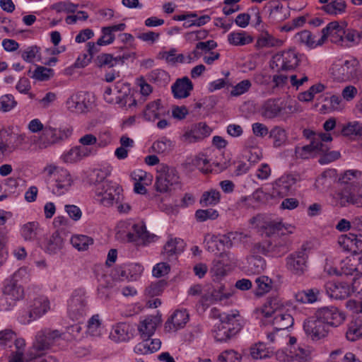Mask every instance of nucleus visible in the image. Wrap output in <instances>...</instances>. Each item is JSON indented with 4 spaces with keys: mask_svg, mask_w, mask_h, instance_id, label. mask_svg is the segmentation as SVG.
Wrapping results in <instances>:
<instances>
[{
    "mask_svg": "<svg viewBox=\"0 0 362 362\" xmlns=\"http://www.w3.org/2000/svg\"><path fill=\"white\" fill-rule=\"evenodd\" d=\"M74 180L69 172L62 168L49 165L47 166V187L58 196L68 192Z\"/></svg>",
    "mask_w": 362,
    "mask_h": 362,
    "instance_id": "f257e3e1",
    "label": "nucleus"
},
{
    "mask_svg": "<svg viewBox=\"0 0 362 362\" xmlns=\"http://www.w3.org/2000/svg\"><path fill=\"white\" fill-rule=\"evenodd\" d=\"M330 73L337 82L358 81L361 76L360 62L355 57L339 60L332 65Z\"/></svg>",
    "mask_w": 362,
    "mask_h": 362,
    "instance_id": "f03ea898",
    "label": "nucleus"
},
{
    "mask_svg": "<svg viewBox=\"0 0 362 362\" xmlns=\"http://www.w3.org/2000/svg\"><path fill=\"white\" fill-rule=\"evenodd\" d=\"M45 330L42 329L37 332L33 337L32 346L26 355L21 353L12 352L8 362H25L40 359L45 362Z\"/></svg>",
    "mask_w": 362,
    "mask_h": 362,
    "instance_id": "7ed1b4c3",
    "label": "nucleus"
},
{
    "mask_svg": "<svg viewBox=\"0 0 362 362\" xmlns=\"http://www.w3.org/2000/svg\"><path fill=\"white\" fill-rule=\"evenodd\" d=\"M122 187L112 181L105 180L95 186V199L101 205L110 207L123 198Z\"/></svg>",
    "mask_w": 362,
    "mask_h": 362,
    "instance_id": "20e7f679",
    "label": "nucleus"
},
{
    "mask_svg": "<svg viewBox=\"0 0 362 362\" xmlns=\"http://www.w3.org/2000/svg\"><path fill=\"white\" fill-rule=\"evenodd\" d=\"M88 305L86 293L82 289L75 290L67 304V314L73 321H80L86 315Z\"/></svg>",
    "mask_w": 362,
    "mask_h": 362,
    "instance_id": "39448f33",
    "label": "nucleus"
},
{
    "mask_svg": "<svg viewBox=\"0 0 362 362\" xmlns=\"http://www.w3.org/2000/svg\"><path fill=\"white\" fill-rule=\"evenodd\" d=\"M177 172L174 168L161 163L157 166L154 187L157 192H168L178 182Z\"/></svg>",
    "mask_w": 362,
    "mask_h": 362,
    "instance_id": "423d86ee",
    "label": "nucleus"
},
{
    "mask_svg": "<svg viewBox=\"0 0 362 362\" xmlns=\"http://www.w3.org/2000/svg\"><path fill=\"white\" fill-rule=\"evenodd\" d=\"M308 251L303 245L299 250L291 253L286 258V267L293 275L300 276L308 268Z\"/></svg>",
    "mask_w": 362,
    "mask_h": 362,
    "instance_id": "0eeeda50",
    "label": "nucleus"
},
{
    "mask_svg": "<svg viewBox=\"0 0 362 362\" xmlns=\"http://www.w3.org/2000/svg\"><path fill=\"white\" fill-rule=\"evenodd\" d=\"M299 63L297 52L290 49L274 54L272 57L271 67L276 71L294 70Z\"/></svg>",
    "mask_w": 362,
    "mask_h": 362,
    "instance_id": "6e6552de",
    "label": "nucleus"
},
{
    "mask_svg": "<svg viewBox=\"0 0 362 362\" xmlns=\"http://www.w3.org/2000/svg\"><path fill=\"white\" fill-rule=\"evenodd\" d=\"M345 27H347V24L345 22L340 23L337 21L330 22L322 30V35L318 40V44L322 45L329 37L332 43L341 45V44H343L342 38Z\"/></svg>",
    "mask_w": 362,
    "mask_h": 362,
    "instance_id": "1a4fd4ad",
    "label": "nucleus"
},
{
    "mask_svg": "<svg viewBox=\"0 0 362 362\" xmlns=\"http://www.w3.org/2000/svg\"><path fill=\"white\" fill-rule=\"evenodd\" d=\"M320 320L328 327H338L345 319V314L336 307H324L318 309L315 313Z\"/></svg>",
    "mask_w": 362,
    "mask_h": 362,
    "instance_id": "9d476101",
    "label": "nucleus"
},
{
    "mask_svg": "<svg viewBox=\"0 0 362 362\" xmlns=\"http://www.w3.org/2000/svg\"><path fill=\"white\" fill-rule=\"evenodd\" d=\"M296 177L292 175H284L272 184V196L274 198H284L293 194Z\"/></svg>",
    "mask_w": 362,
    "mask_h": 362,
    "instance_id": "9b49d317",
    "label": "nucleus"
},
{
    "mask_svg": "<svg viewBox=\"0 0 362 362\" xmlns=\"http://www.w3.org/2000/svg\"><path fill=\"white\" fill-rule=\"evenodd\" d=\"M303 329L307 335L313 340H319L325 337L329 332V327L315 315L304 322Z\"/></svg>",
    "mask_w": 362,
    "mask_h": 362,
    "instance_id": "f8f14e48",
    "label": "nucleus"
},
{
    "mask_svg": "<svg viewBox=\"0 0 362 362\" xmlns=\"http://www.w3.org/2000/svg\"><path fill=\"white\" fill-rule=\"evenodd\" d=\"M211 132V128L205 122H199L192 125L180 137V140L187 144L199 141L209 136Z\"/></svg>",
    "mask_w": 362,
    "mask_h": 362,
    "instance_id": "ddd939ff",
    "label": "nucleus"
},
{
    "mask_svg": "<svg viewBox=\"0 0 362 362\" xmlns=\"http://www.w3.org/2000/svg\"><path fill=\"white\" fill-rule=\"evenodd\" d=\"M341 274L349 276L362 274V255L354 252L340 262Z\"/></svg>",
    "mask_w": 362,
    "mask_h": 362,
    "instance_id": "4468645a",
    "label": "nucleus"
},
{
    "mask_svg": "<svg viewBox=\"0 0 362 362\" xmlns=\"http://www.w3.org/2000/svg\"><path fill=\"white\" fill-rule=\"evenodd\" d=\"M126 236L127 241L131 243L136 242L139 240L144 243H151L157 239L156 235L146 230V226L142 222L132 224Z\"/></svg>",
    "mask_w": 362,
    "mask_h": 362,
    "instance_id": "2eb2a0df",
    "label": "nucleus"
},
{
    "mask_svg": "<svg viewBox=\"0 0 362 362\" xmlns=\"http://www.w3.org/2000/svg\"><path fill=\"white\" fill-rule=\"evenodd\" d=\"M21 272L19 269L13 276L4 280L2 291L4 294L12 299L13 302L16 305L17 302L22 300L24 296L23 288L16 283L15 277Z\"/></svg>",
    "mask_w": 362,
    "mask_h": 362,
    "instance_id": "dca6fc26",
    "label": "nucleus"
},
{
    "mask_svg": "<svg viewBox=\"0 0 362 362\" xmlns=\"http://www.w3.org/2000/svg\"><path fill=\"white\" fill-rule=\"evenodd\" d=\"M292 233L293 229H289L284 235H279L269 240L272 257H281L288 251L291 244L289 235Z\"/></svg>",
    "mask_w": 362,
    "mask_h": 362,
    "instance_id": "f3484780",
    "label": "nucleus"
},
{
    "mask_svg": "<svg viewBox=\"0 0 362 362\" xmlns=\"http://www.w3.org/2000/svg\"><path fill=\"white\" fill-rule=\"evenodd\" d=\"M263 12L268 13V18L271 23L282 21L287 18L288 14L287 8L277 0L271 1L267 4Z\"/></svg>",
    "mask_w": 362,
    "mask_h": 362,
    "instance_id": "a211bd4d",
    "label": "nucleus"
},
{
    "mask_svg": "<svg viewBox=\"0 0 362 362\" xmlns=\"http://www.w3.org/2000/svg\"><path fill=\"white\" fill-rule=\"evenodd\" d=\"M88 93L79 92L71 96L66 101L68 109L76 113H83L87 111L90 105L89 100H87Z\"/></svg>",
    "mask_w": 362,
    "mask_h": 362,
    "instance_id": "6ab92c4d",
    "label": "nucleus"
},
{
    "mask_svg": "<svg viewBox=\"0 0 362 362\" xmlns=\"http://www.w3.org/2000/svg\"><path fill=\"white\" fill-rule=\"evenodd\" d=\"M284 304L278 298H269L267 303L261 308L255 310L257 317L269 318L279 312H282Z\"/></svg>",
    "mask_w": 362,
    "mask_h": 362,
    "instance_id": "aec40b11",
    "label": "nucleus"
},
{
    "mask_svg": "<svg viewBox=\"0 0 362 362\" xmlns=\"http://www.w3.org/2000/svg\"><path fill=\"white\" fill-rule=\"evenodd\" d=\"M45 312V299L44 297L36 298L30 305V310L28 317L19 315L18 320L23 325L29 324L42 317Z\"/></svg>",
    "mask_w": 362,
    "mask_h": 362,
    "instance_id": "412c9836",
    "label": "nucleus"
},
{
    "mask_svg": "<svg viewBox=\"0 0 362 362\" xmlns=\"http://www.w3.org/2000/svg\"><path fill=\"white\" fill-rule=\"evenodd\" d=\"M219 317L223 325L226 327L230 328V334L233 336L237 334L243 328V320L238 312L235 313H223L220 315Z\"/></svg>",
    "mask_w": 362,
    "mask_h": 362,
    "instance_id": "4be33fe9",
    "label": "nucleus"
},
{
    "mask_svg": "<svg viewBox=\"0 0 362 362\" xmlns=\"http://www.w3.org/2000/svg\"><path fill=\"white\" fill-rule=\"evenodd\" d=\"M172 93L175 98H186L193 89V83L187 76L177 78L173 84Z\"/></svg>",
    "mask_w": 362,
    "mask_h": 362,
    "instance_id": "5701e85b",
    "label": "nucleus"
},
{
    "mask_svg": "<svg viewBox=\"0 0 362 362\" xmlns=\"http://www.w3.org/2000/svg\"><path fill=\"white\" fill-rule=\"evenodd\" d=\"M188 314L185 310H176L165 323L167 332H176L183 327L188 320Z\"/></svg>",
    "mask_w": 362,
    "mask_h": 362,
    "instance_id": "b1692460",
    "label": "nucleus"
},
{
    "mask_svg": "<svg viewBox=\"0 0 362 362\" xmlns=\"http://www.w3.org/2000/svg\"><path fill=\"white\" fill-rule=\"evenodd\" d=\"M184 248L185 243L182 239L171 238L165 244L162 253L165 259L170 260L175 259L177 255L180 254Z\"/></svg>",
    "mask_w": 362,
    "mask_h": 362,
    "instance_id": "393cba45",
    "label": "nucleus"
},
{
    "mask_svg": "<svg viewBox=\"0 0 362 362\" xmlns=\"http://www.w3.org/2000/svg\"><path fill=\"white\" fill-rule=\"evenodd\" d=\"M132 331L129 324L119 322L112 327L110 337L116 342L126 341L132 336Z\"/></svg>",
    "mask_w": 362,
    "mask_h": 362,
    "instance_id": "a878e982",
    "label": "nucleus"
},
{
    "mask_svg": "<svg viewBox=\"0 0 362 362\" xmlns=\"http://www.w3.org/2000/svg\"><path fill=\"white\" fill-rule=\"evenodd\" d=\"M160 322L158 316H147L140 322L139 332L143 339H149L155 332L157 325Z\"/></svg>",
    "mask_w": 362,
    "mask_h": 362,
    "instance_id": "bb28decb",
    "label": "nucleus"
},
{
    "mask_svg": "<svg viewBox=\"0 0 362 362\" xmlns=\"http://www.w3.org/2000/svg\"><path fill=\"white\" fill-rule=\"evenodd\" d=\"M72 134V129H64L47 127V145H54L68 139Z\"/></svg>",
    "mask_w": 362,
    "mask_h": 362,
    "instance_id": "cd10ccee",
    "label": "nucleus"
},
{
    "mask_svg": "<svg viewBox=\"0 0 362 362\" xmlns=\"http://www.w3.org/2000/svg\"><path fill=\"white\" fill-rule=\"evenodd\" d=\"M339 244L343 247L344 250H351L354 247L362 252V235L349 233L341 235L339 239Z\"/></svg>",
    "mask_w": 362,
    "mask_h": 362,
    "instance_id": "c85d7f7f",
    "label": "nucleus"
},
{
    "mask_svg": "<svg viewBox=\"0 0 362 362\" xmlns=\"http://www.w3.org/2000/svg\"><path fill=\"white\" fill-rule=\"evenodd\" d=\"M317 142L318 141H315L313 139L310 144L302 147H296L295 151L296 153L302 159H308L310 157L320 155L321 151H325V148H323L325 146H322L318 144Z\"/></svg>",
    "mask_w": 362,
    "mask_h": 362,
    "instance_id": "c756f323",
    "label": "nucleus"
},
{
    "mask_svg": "<svg viewBox=\"0 0 362 362\" xmlns=\"http://www.w3.org/2000/svg\"><path fill=\"white\" fill-rule=\"evenodd\" d=\"M279 99H269L262 106L261 114L267 119H273L279 115L282 110V106Z\"/></svg>",
    "mask_w": 362,
    "mask_h": 362,
    "instance_id": "7c9ffc66",
    "label": "nucleus"
},
{
    "mask_svg": "<svg viewBox=\"0 0 362 362\" xmlns=\"http://www.w3.org/2000/svg\"><path fill=\"white\" fill-rule=\"evenodd\" d=\"M322 291L317 288H312L297 292L295 294L296 301L302 303H313L321 298Z\"/></svg>",
    "mask_w": 362,
    "mask_h": 362,
    "instance_id": "2f4dec72",
    "label": "nucleus"
},
{
    "mask_svg": "<svg viewBox=\"0 0 362 362\" xmlns=\"http://www.w3.org/2000/svg\"><path fill=\"white\" fill-rule=\"evenodd\" d=\"M146 79L159 87H165L170 83V76L164 69H156L147 74Z\"/></svg>",
    "mask_w": 362,
    "mask_h": 362,
    "instance_id": "473e14b6",
    "label": "nucleus"
},
{
    "mask_svg": "<svg viewBox=\"0 0 362 362\" xmlns=\"http://www.w3.org/2000/svg\"><path fill=\"white\" fill-rule=\"evenodd\" d=\"M272 317V325L276 331L286 329L293 325V317L286 312H279Z\"/></svg>",
    "mask_w": 362,
    "mask_h": 362,
    "instance_id": "72a5a7b5",
    "label": "nucleus"
},
{
    "mask_svg": "<svg viewBox=\"0 0 362 362\" xmlns=\"http://www.w3.org/2000/svg\"><path fill=\"white\" fill-rule=\"evenodd\" d=\"M284 41L276 38L268 32L262 33L257 37L256 47L258 49L269 47H280L284 45Z\"/></svg>",
    "mask_w": 362,
    "mask_h": 362,
    "instance_id": "f704fd0d",
    "label": "nucleus"
},
{
    "mask_svg": "<svg viewBox=\"0 0 362 362\" xmlns=\"http://www.w3.org/2000/svg\"><path fill=\"white\" fill-rule=\"evenodd\" d=\"M355 189L342 187L341 190L336 194V198L340 206H346L349 204H357L358 198L354 194Z\"/></svg>",
    "mask_w": 362,
    "mask_h": 362,
    "instance_id": "c9c22d12",
    "label": "nucleus"
},
{
    "mask_svg": "<svg viewBox=\"0 0 362 362\" xmlns=\"http://www.w3.org/2000/svg\"><path fill=\"white\" fill-rule=\"evenodd\" d=\"M361 172L357 170H349L342 174L339 178V183L344 187L356 189L358 180L361 177Z\"/></svg>",
    "mask_w": 362,
    "mask_h": 362,
    "instance_id": "e433bc0d",
    "label": "nucleus"
},
{
    "mask_svg": "<svg viewBox=\"0 0 362 362\" xmlns=\"http://www.w3.org/2000/svg\"><path fill=\"white\" fill-rule=\"evenodd\" d=\"M247 272L251 274H260L266 269V261L259 255H250L247 257Z\"/></svg>",
    "mask_w": 362,
    "mask_h": 362,
    "instance_id": "4c0bfd02",
    "label": "nucleus"
},
{
    "mask_svg": "<svg viewBox=\"0 0 362 362\" xmlns=\"http://www.w3.org/2000/svg\"><path fill=\"white\" fill-rule=\"evenodd\" d=\"M293 228H294L291 226L286 227L282 225L281 222L271 221L267 223L264 226V233L267 236L270 237L271 239H272L279 235H284V233L288 230Z\"/></svg>",
    "mask_w": 362,
    "mask_h": 362,
    "instance_id": "58836bf2",
    "label": "nucleus"
},
{
    "mask_svg": "<svg viewBox=\"0 0 362 362\" xmlns=\"http://www.w3.org/2000/svg\"><path fill=\"white\" fill-rule=\"evenodd\" d=\"M346 3L344 0H332L322 6V10L332 16L341 15L346 12Z\"/></svg>",
    "mask_w": 362,
    "mask_h": 362,
    "instance_id": "ea45409f",
    "label": "nucleus"
},
{
    "mask_svg": "<svg viewBox=\"0 0 362 362\" xmlns=\"http://www.w3.org/2000/svg\"><path fill=\"white\" fill-rule=\"evenodd\" d=\"M362 37V32H358L356 30L344 28V34L343 36L342 47H350L359 43Z\"/></svg>",
    "mask_w": 362,
    "mask_h": 362,
    "instance_id": "a19ab883",
    "label": "nucleus"
},
{
    "mask_svg": "<svg viewBox=\"0 0 362 362\" xmlns=\"http://www.w3.org/2000/svg\"><path fill=\"white\" fill-rule=\"evenodd\" d=\"M228 41L232 45L243 46L251 43L253 39L244 31L232 32L228 35Z\"/></svg>",
    "mask_w": 362,
    "mask_h": 362,
    "instance_id": "79ce46f5",
    "label": "nucleus"
},
{
    "mask_svg": "<svg viewBox=\"0 0 362 362\" xmlns=\"http://www.w3.org/2000/svg\"><path fill=\"white\" fill-rule=\"evenodd\" d=\"M269 137L273 139V146L275 148L285 145L288 138L286 130L279 126L272 129L269 132Z\"/></svg>",
    "mask_w": 362,
    "mask_h": 362,
    "instance_id": "37998d69",
    "label": "nucleus"
},
{
    "mask_svg": "<svg viewBox=\"0 0 362 362\" xmlns=\"http://www.w3.org/2000/svg\"><path fill=\"white\" fill-rule=\"evenodd\" d=\"M220 192L211 189L202 194L199 203L202 206H215L220 202Z\"/></svg>",
    "mask_w": 362,
    "mask_h": 362,
    "instance_id": "c03bdc74",
    "label": "nucleus"
},
{
    "mask_svg": "<svg viewBox=\"0 0 362 362\" xmlns=\"http://www.w3.org/2000/svg\"><path fill=\"white\" fill-rule=\"evenodd\" d=\"M229 330L230 328L226 327L220 320V322L214 326L213 330L215 340L218 342H226L230 339L233 335L230 334Z\"/></svg>",
    "mask_w": 362,
    "mask_h": 362,
    "instance_id": "a18cd8bd",
    "label": "nucleus"
},
{
    "mask_svg": "<svg viewBox=\"0 0 362 362\" xmlns=\"http://www.w3.org/2000/svg\"><path fill=\"white\" fill-rule=\"evenodd\" d=\"M290 354L293 360L297 362H309L310 360V351L305 346L291 347Z\"/></svg>",
    "mask_w": 362,
    "mask_h": 362,
    "instance_id": "49530a36",
    "label": "nucleus"
},
{
    "mask_svg": "<svg viewBox=\"0 0 362 362\" xmlns=\"http://www.w3.org/2000/svg\"><path fill=\"white\" fill-rule=\"evenodd\" d=\"M21 57L29 63L40 62L42 59L40 49L37 46L28 47L21 52Z\"/></svg>",
    "mask_w": 362,
    "mask_h": 362,
    "instance_id": "de8ad7c7",
    "label": "nucleus"
},
{
    "mask_svg": "<svg viewBox=\"0 0 362 362\" xmlns=\"http://www.w3.org/2000/svg\"><path fill=\"white\" fill-rule=\"evenodd\" d=\"M73 247L79 251L88 250L89 245L93 243V238L84 235H75L71 238Z\"/></svg>",
    "mask_w": 362,
    "mask_h": 362,
    "instance_id": "09e8293b",
    "label": "nucleus"
},
{
    "mask_svg": "<svg viewBox=\"0 0 362 362\" xmlns=\"http://www.w3.org/2000/svg\"><path fill=\"white\" fill-rule=\"evenodd\" d=\"M346 337L349 341H355L362 337V323L351 321L348 326Z\"/></svg>",
    "mask_w": 362,
    "mask_h": 362,
    "instance_id": "8fccbe9b",
    "label": "nucleus"
},
{
    "mask_svg": "<svg viewBox=\"0 0 362 362\" xmlns=\"http://www.w3.org/2000/svg\"><path fill=\"white\" fill-rule=\"evenodd\" d=\"M257 288L255 294L257 296H261L268 293L272 287V281L268 276H261L255 279Z\"/></svg>",
    "mask_w": 362,
    "mask_h": 362,
    "instance_id": "3c124183",
    "label": "nucleus"
},
{
    "mask_svg": "<svg viewBox=\"0 0 362 362\" xmlns=\"http://www.w3.org/2000/svg\"><path fill=\"white\" fill-rule=\"evenodd\" d=\"M341 134L346 137L351 136H362V124L358 122H349L342 126Z\"/></svg>",
    "mask_w": 362,
    "mask_h": 362,
    "instance_id": "603ef678",
    "label": "nucleus"
},
{
    "mask_svg": "<svg viewBox=\"0 0 362 362\" xmlns=\"http://www.w3.org/2000/svg\"><path fill=\"white\" fill-rule=\"evenodd\" d=\"M39 224L37 222L33 221L24 224L21 227V235L25 240L35 239L39 233Z\"/></svg>",
    "mask_w": 362,
    "mask_h": 362,
    "instance_id": "864d4df0",
    "label": "nucleus"
},
{
    "mask_svg": "<svg viewBox=\"0 0 362 362\" xmlns=\"http://www.w3.org/2000/svg\"><path fill=\"white\" fill-rule=\"evenodd\" d=\"M64 339H69L67 334L60 333L54 329L47 333V349L60 345V342Z\"/></svg>",
    "mask_w": 362,
    "mask_h": 362,
    "instance_id": "5fc2aeb1",
    "label": "nucleus"
},
{
    "mask_svg": "<svg viewBox=\"0 0 362 362\" xmlns=\"http://www.w3.org/2000/svg\"><path fill=\"white\" fill-rule=\"evenodd\" d=\"M168 283L165 280H159L152 282L145 290V295L149 298L160 295Z\"/></svg>",
    "mask_w": 362,
    "mask_h": 362,
    "instance_id": "6e6d98bb",
    "label": "nucleus"
},
{
    "mask_svg": "<svg viewBox=\"0 0 362 362\" xmlns=\"http://www.w3.org/2000/svg\"><path fill=\"white\" fill-rule=\"evenodd\" d=\"M250 355L254 359H263L270 356V352L263 342L255 344L250 348Z\"/></svg>",
    "mask_w": 362,
    "mask_h": 362,
    "instance_id": "4d7b16f0",
    "label": "nucleus"
},
{
    "mask_svg": "<svg viewBox=\"0 0 362 362\" xmlns=\"http://www.w3.org/2000/svg\"><path fill=\"white\" fill-rule=\"evenodd\" d=\"M160 105V100H157L148 103L146 105L144 112V117L146 120L151 121L158 118L160 113L158 112Z\"/></svg>",
    "mask_w": 362,
    "mask_h": 362,
    "instance_id": "13d9d810",
    "label": "nucleus"
},
{
    "mask_svg": "<svg viewBox=\"0 0 362 362\" xmlns=\"http://www.w3.org/2000/svg\"><path fill=\"white\" fill-rule=\"evenodd\" d=\"M242 354L233 349H228L218 356L217 362H241Z\"/></svg>",
    "mask_w": 362,
    "mask_h": 362,
    "instance_id": "bf43d9fd",
    "label": "nucleus"
},
{
    "mask_svg": "<svg viewBox=\"0 0 362 362\" xmlns=\"http://www.w3.org/2000/svg\"><path fill=\"white\" fill-rule=\"evenodd\" d=\"M17 102L12 94H5L0 97V111L8 112L15 108Z\"/></svg>",
    "mask_w": 362,
    "mask_h": 362,
    "instance_id": "052dcab7",
    "label": "nucleus"
},
{
    "mask_svg": "<svg viewBox=\"0 0 362 362\" xmlns=\"http://www.w3.org/2000/svg\"><path fill=\"white\" fill-rule=\"evenodd\" d=\"M262 254L267 256H272V248L270 242L256 243L252 245L250 255H259Z\"/></svg>",
    "mask_w": 362,
    "mask_h": 362,
    "instance_id": "680f3d73",
    "label": "nucleus"
},
{
    "mask_svg": "<svg viewBox=\"0 0 362 362\" xmlns=\"http://www.w3.org/2000/svg\"><path fill=\"white\" fill-rule=\"evenodd\" d=\"M218 216V212L216 209H198L195 212V218L197 221L204 222L209 219L214 220Z\"/></svg>",
    "mask_w": 362,
    "mask_h": 362,
    "instance_id": "e2e57ef3",
    "label": "nucleus"
},
{
    "mask_svg": "<svg viewBox=\"0 0 362 362\" xmlns=\"http://www.w3.org/2000/svg\"><path fill=\"white\" fill-rule=\"evenodd\" d=\"M63 245V239L60 236L59 233L56 231L50 238L48 245L47 246V250L50 253H56L59 251Z\"/></svg>",
    "mask_w": 362,
    "mask_h": 362,
    "instance_id": "0e129e2a",
    "label": "nucleus"
},
{
    "mask_svg": "<svg viewBox=\"0 0 362 362\" xmlns=\"http://www.w3.org/2000/svg\"><path fill=\"white\" fill-rule=\"evenodd\" d=\"M78 7V4H74L70 1H59L51 6L50 8L60 13L62 11L66 13H74Z\"/></svg>",
    "mask_w": 362,
    "mask_h": 362,
    "instance_id": "69168bd1",
    "label": "nucleus"
},
{
    "mask_svg": "<svg viewBox=\"0 0 362 362\" xmlns=\"http://www.w3.org/2000/svg\"><path fill=\"white\" fill-rule=\"evenodd\" d=\"M116 62L117 58H114L112 54L106 53L98 55L95 59V64L98 67L107 66L110 68L115 65Z\"/></svg>",
    "mask_w": 362,
    "mask_h": 362,
    "instance_id": "338daca9",
    "label": "nucleus"
},
{
    "mask_svg": "<svg viewBox=\"0 0 362 362\" xmlns=\"http://www.w3.org/2000/svg\"><path fill=\"white\" fill-rule=\"evenodd\" d=\"M297 37L298 40L303 44H305L307 46L310 47H315L318 44V40L316 42L314 40V37L312 33L307 30H303L297 34Z\"/></svg>",
    "mask_w": 362,
    "mask_h": 362,
    "instance_id": "774afa93",
    "label": "nucleus"
}]
</instances>
